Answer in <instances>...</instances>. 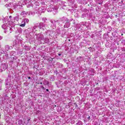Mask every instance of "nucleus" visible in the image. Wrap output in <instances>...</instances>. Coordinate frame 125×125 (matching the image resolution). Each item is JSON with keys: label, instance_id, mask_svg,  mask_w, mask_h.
<instances>
[{"label": "nucleus", "instance_id": "nucleus-7", "mask_svg": "<svg viewBox=\"0 0 125 125\" xmlns=\"http://www.w3.org/2000/svg\"><path fill=\"white\" fill-rule=\"evenodd\" d=\"M46 91H49V90H48V89H46Z\"/></svg>", "mask_w": 125, "mask_h": 125}, {"label": "nucleus", "instance_id": "nucleus-6", "mask_svg": "<svg viewBox=\"0 0 125 125\" xmlns=\"http://www.w3.org/2000/svg\"><path fill=\"white\" fill-rule=\"evenodd\" d=\"M59 56H61V54H58Z\"/></svg>", "mask_w": 125, "mask_h": 125}, {"label": "nucleus", "instance_id": "nucleus-11", "mask_svg": "<svg viewBox=\"0 0 125 125\" xmlns=\"http://www.w3.org/2000/svg\"><path fill=\"white\" fill-rule=\"evenodd\" d=\"M28 121H30V119H29Z\"/></svg>", "mask_w": 125, "mask_h": 125}, {"label": "nucleus", "instance_id": "nucleus-9", "mask_svg": "<svg viewBox=\"0 0 125 125\" xmlns=\"http://www.w3.org/2000/svg\"><path fill=\"white\" fill-rule=\"evenodd\" d=\"M47 84H49V83L48 82V83H47Z\"/></svg>", "mask_w": 125, "mask_h": 125}, {"label": "nucleus", "instance_id": "nucleus-10", "mask_svg": "<svg viewBox=\"0 0 125 125\" xmlns=\"http://www.w3.org/2000/svg\"><path fill=\"white\" fill-rule=\"evenodd\" d=\"M121 36H124V34H121Z\"/></svg>", "mask_w": 125, "mask_h": 125}, {"label": "nucleus", "instance_id": "nucleus-8", "mask_svg": "<svg viewBox=\"0 0 125 125\" xmlns=\"http://www.w3.org/2000/svg\"><path fill=\"white\" fill-rule=\"evenodd\" d=\"M40 84H42V83L41 82Z\"/></svg>", "mask_w": 125, "mask_h": 125}, {"label": "nucleus", "instance_id": "nucleus-5", "mask_svg": "<svg viewBox=\"0 0 125 125\" xmlns=\"http://www.w3.org/2000/svg\"><path fill=\"white\" fill-rule=\"evenodd\" d=\"M88 120H90V116H89V117H88Z\"/></svg>", "mask_w": 125, "mask_h": 125}, {"label": "nucleus", "instance_id": "nucleus-4", "mask_svg": "<svg viewBox=\"0 0 125 125\" xmlns=\"http://www.w3.org/2000/svg\"><path fill=\"white\" fill-rule=\"evenodd\" d=\"M28 79H29V80H31V77L29 76V77H27Z\"/></svg>", "mask_w": 125, "mask_h": 125}, {"label": "nucleus", "instance_id": "nucleus-2", "mask_svg": "<svg viewBox=\"0 0 125 125\" xmlns=\"http://www.w3.org/2000/svg\"><path fill=\"white\" fill-rule=\"evenodd\" d=\"M25 26H26V22H25L21 24L20 25L21 27H25Z\"/></svg>", "mask_w": 125, "mask_h": 125}, {"label": "nucleus", "instance_id": "nucleus-1", "mask_svg": "<svg viewBox=\"0 0 125 125\" xmlns=\"http://www.w3.org/2000/svg\"><path fill=\"white\" fill-rule=\"evenodd\" d=\"M53 59H53V58H51V57H49V58H48V59H47V61H48V62H52V61H53Z\"/></svg>", "mask_w": 125, "mask_h": 125}, {"label": "nucleus", "instance_id": "nucleus-12", "mask_svg": "<svg viewBox=\"0 0 125 125\" xmlns=\"http://www.w3.org/2000/svg\"><path fill=\"white\" fill-rule=\"evenodd\" d=\"M68 41H69V42H70V40H69Z\"/></svg>", "mask_w": 125, "mask_h": 125}, {"label": "nucleus", "instance_id": "nucleus-3", "mask_svg": "<svg viewBox=\"0 0 125 125\" xmlns=\"http://www.w3.org/2000/svg\"><path fill=\"white\" fill-rule=\"evenodd\" d=\"M41 88H42V89H45V88H44V87L43 86H41Z\"/></svg>", "mask_w": 125, "mask_h": 125}]
</instances>
